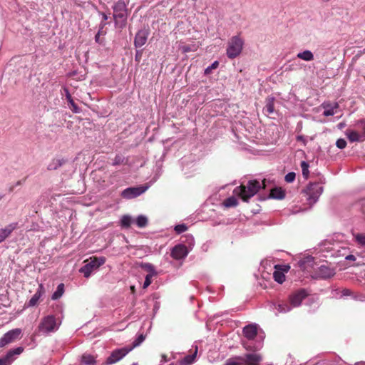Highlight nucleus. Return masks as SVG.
Segmentation results:
<instances>
[{
    "mask_svg": "<svg viewBox=\"0 0 365 365\" xmlns=\"http://www.w3.org/2000/svg\"><path fill=\"white\" fill-rule=\"evenodd\" d=\"M242 333L245 337L242 345L247 350L255 351L262 347L264 336L262 331H259L257 324H251L245 326Z\"/></svg>",
    "mask_w": 365,
    "mask_h": 365,
    "instance_id": "f257e3e1",
    "label": "nucleus"
},
{
    "mask_svg": "<svg viewBox=\"0 0 365 365\" xmlns=\"http://www.w3.org/2000/svg\"><path fill=\"white\" fill-rule=\"evenodd\" d=\"M61 324V320L53 314L42 317L38 323L36 331L38 334L48 336L57 331Z\"/></svg>",
    "mask_w": 365,
    "mask_h": 365,
    "instance_id": "f03ea898",
    "label": "nucleus"
},
{
    "mask_svg": "<svg viewBox=\"0 0 365 365\" xmlns=\"http://www.w3.org/2000/svg\"><path fill=\"white\" fill-rule=\"evenodd\" d=\"M261 182L257 180H249L247 185H240L234 189V194L241 197L244 201H247L253 197L261 188Z\"/></svg>",
    "mask_w": 365,
    "mask_h": 365,
    "instance_id": "7ed1b4c3",
    "label": "nucleus"
},
{
    "mask_svg": "<svg viewBox=\"0 0 365 365\" xmlns=\"http://www.w3.org/2000/svg\"><path fill=\"white\" fill-rule=\"evenodd\" d=\"M84 262L85 264L81 267L79 272L82 273L85 277L88 278L94 270L98 269L100 266L106 262V258L104 257H93L86 260Z\"/></svg>",
    "mask_w": 365,
    "mask_h": 365,
    "instance_id": "20e7f679",
    "label": "nucleus"
},
{
    "mask_svg": "<svg viewBox=\"0 0 365 365\" xmlns=\"http://www.w3.org/2000/svg\"><path fill=\"white\" fill-rule=\"evenodd\" d=\"M113 10V18L115 20V24H118L120 21L123 26L125 25L128 17L127 5L123 0H119L114 3L112 6Z\"/></svg>",
    "mask_w": 365,
    "mask_h": 365,
    "instance_id": "39448f33",
    "label": "nucleus"
},
{
    "mask_svg": "<svg viewBox=\"0 0 365 365\" xmlns=\"http://www.w3.org/2000/svg\"><path fill=\"white\" fill-rule=\"evenodd\" d=\"M244 41L239 36H232L227 44V56L229 58H235L238 56L242 50Z\"/></svg>",
    "mask_w": 365,
    "mask_h": 365,
    "instance_id": "423d86ee",
    "label": "nucleus"
},
{
    "mask_svg": "<svg viewBox=\"0 0 365 365\" xmlns=\"http://www.w3.org/2000/svg\"><path fill=\"white\" fill-rule=\"evenodd\" d=\"M305 192L308 196L307 201L309 204L312 206L318 201L323 192V187L318 182L310 183L307 187Z\"/></svg>",
    "mask_w": 365,
    "mask_h": 365,
    "instance_id": "0eeeda50",
    "label": "nucleus"
},
{
    "mask_svg": "<svg viewBox=\"0 0 365 365\" xmlns=\"http://www.w3.org/2000/svg\"><path fill=\"white\" fill-rule=\"evenodd\" d=\"M241 361L230 359L227 361L226 365H259L262 361V356L257 353L247 354L245 356V359H242Z\"/></svg>",
    "mask_w": 365,
    "mask_h": 365,
    "instance_id": "6e6552de",
    "label": "nucleus"
},
{
    "mask_svg": "<svg viewBox=\"0 0 365 365\" xmlns=\"http://www.w3.org/2000/svg\"><path fill=\"white\" fill-rule=\"evenodd\" d=\"M148 188V185L128 187L123 190L121 196L125 199H133L143 194Z\"/></svg>",
    "mask_w": 365,
    "mask_h": 365,
    "instance_id": "1a4fd4ad",
    "label": "nucleus"
},
{
    "mask_svg": "<svg viewBox=\"0 0 365 365\" xmlns=\"http://www.w3.org/2000/svg\"><path fill=\"white\" fill-rule=\"evenodd\" d=\"M132 349L133 347H123L113 350L110 355L107 358L106 362V364H113L118 362L127 355Z\"/></svg>",
    "mask_w": 365,
    "mask_h": 365,
    "instance_id": "9d476101",
    "label": "nucleus"
},
{
    "mask_svg": "<svg viewBox=\"0 0 365 365\" xmlns=\"http://www.w3.org/2000/svg\"><path fill=\"white\" fill-rule=\"evenodd\" d=\"M21 334V329L16 328L7 331L0 339V347H4L7 344L19 339Z\"/></svg>",
    "mask_w": 365,
    "mask_h": 365,
    "instance_id": "9b49d317",
    "label": "nucleus"
},
{
    "mask_svg": "<svg viewBox=\"0 0 365 365\" xmlns=\"http://www.w3.org/2000/svg\"><path fill=\"white\" fill-rule=\"evenodd\" d=\"M307 293L304 289H299L292 293L289 297V304L292 308L301 305L302 302L307 297Z\"/></svg>",
    "mask_w": 365,
    "mask_h": 365,
    "instance_id": "f8f14e48",
    "label": "nucleus"
},
{
    "mask_svg": "<svg viewBox=\"0 0 365 365\" xmlns=\"http://www.w3.org/2000/svg\"><path fill=\"white\" fill-rule=\"evenodd\" d=\"M299 267L304 271L311 272L315 269L317 265L314 262V258L311 255L302 257L298 262Z\"/></svg>",
    "mask_w": 365,
    "mask_h": 365,
    "instance_id": "ddd939ff",
    "label": "nucleus"
},
{
    "mask_svg": "<svg viewBox=\"0 0 365 365\" xmlns=\"http://www.w3.org/2000/svg\"><path fill=\"white\" fill-rule=\"evenodd\" d=\"M359 124L363 128V134H359L355 130H348L346 132V135L351 142H359L365 140V120H361L359 121Z\"/></svg>",
    "mask_w": 365,
    "mask_h": 365,
    "instance_id": "4468645a",
    "label": "nucleus"
},
{
    "mask_svg": "<svg viewBox=\"0 0 365 365\" xmlns=\"http://www.w3.org/2000/svg\"><path fill=\"white\" fill-rule=\"evenodd\" d=\"M189 253L187 247L182 244L175 245L171 250V257L177 260L185 258Z\"/></svg>",
    "mask_w": 365,
    "mask_h": 365,
    "instance_id": "2eb2a0df",
    "label": "nucleus"
},
{
    "mask_svg": "<svg viewBox=\"0 0 365 365\" xmlns=\"http://www.w3.org/2000/svg\"><path fill=\"white\" fill-rule=\"evenodd\" d=\"M314 270H316L317 277L323 279L329 278L335 274L334 269L325 264H321L319 267L316 266V269Z\"/></svg>",
    "mask_w": 365,
    "mask_h": 365,
    "instance_id": "dca6fc26",
    "label": "nucleus"
},
{
    "mask_svg": "<svg viewBox=\"0 0 365 365\" xmlns=\"http://www.w3.org/2000/svg\"><path fill=\"white\" fill-rule=\"evenodd\" d=\"M149 36L148 29H141L137 32L134 39V45L135 47H141L146 43Z\"/></svg>",
    "mask_w": 365,
    "mask_h": 365,
    "instance_id": "f3484780",
    "label": "nucleus"
},
{
    "mask_svg": "<svg viewBox=\"0 0 365 365\" xmlns=\"http://www.w3.org/2000/svg\"><path fill=\"white\" fill-rule=\"evenodd\" d=\"M331 255L333 256H345V259L346 260L354 261L356 259L355 256L352 255H346V249L345 247H339L338 245H334L331 248Z\"/></svg>",
    "mask_w": 365,
    "mask_h": 365,
    "instance_id": "a211bd4d",
    "label": "nucleus"
},
{
    "mask_svg": "<svg viewBox=\"0 0 365 365\" xmlns=\"http://www.w3.org/2000/svg\"><path fill=\"white\" fill-rule=\"evenodd\" d=\"M23 351L24 349L22 347H17L9 351L2 358L7 362V364L10 365L16 359V356L21 354Z\"/></svg>",
    "mask_w": 365,
    "mask_h": 365,
    "instance_id": "6ab92c4d",
    "label": "nucleus"
},
{
    "mask_svg": "<svg viewBox=\"0 0 365 365\" xmlns=\"http://www.w3.org/2000/svg\"><path fill=\"white\" fill-rule=\"evenodd\" d=\"M44 293V287L42 284H40L36 293L33 295L29 302V307H34L37 304L38 300Z\"/></svg>",
    "mask_w": 365,
    "mask_h": 365,
    "instance_id": "aec40b11",
    "label": "nucleus"
},
{
    "mask_svg": "<svg viewBox=\"0 0 365 365\" xmlns=\"http://www.w3.org/2000/svg\"><path fill=\"white\" fill-rule=\"evenodd\" d=\"M275 309L279 313H287L292 310V307L289 304V300L288 301H279L277 304H274Z\"/></svg>",
    "mask_w": 365,
    "mask_h": 365,
    "instance_id": "412c9836",
    "label": "nucleus"
},
{
    "mask_svg": "<svg viewBox=\"0 0 365 365\" xmlns=\"http://www.w3.org/2000/svg\"><path fill=\"white\" fill-rule=\"evenodd\" d=\"M197 346H195V351L192 354L185 356L180 361V365H190L194 363L197 354Z\"/></svg>",
    "mask_w": 365,
    "mask_h": 365,
    "instance_id": "4be33fe9",
    "label": "nucleus"
},
{
    "mask_svg": "<svg viewBox=\"0 0 365 365\" xmlns=\"http://www.w3.org/2000/svg\"><path fill=\"white\" fill-rule=\"evenodd\" d=\"M15 228L14 224H10L4 228L0 229V243L4 241Z\"/></svg>",
    "mask_w": 365,
    "mask_h": 365,
    "instance_id": "5701e85b",
    "label": "nucleus"
},
{
    "mask_svg": "<svg viewBox=\"0 0 365 365\" xmlns=\"http://www.w3.org/2000/svg\"><path fill=\"white\" fill-rule=\"evenodd\" d=\"M323 107L324 110L323 112V115L324 116H331L334 115L336 113V109L339 107L337 103H334V104H323Z\"/></svg>",
    "mask_w": 365,
    "mask_h": 365,
    "instance_id": "b1692460",
    "label": "nucleus"
},
{
    "mask_svg": "<svg viewBox=\"0 0 365 365\" xmlns=\"http://www.w3.org/2000/svg\"><path fill=\"white\" fill-rule=\"evenodd\" d=\"M274 97H268L267 99H266V105L263 109V112L266 114V115H270V114H272L274 111Z\"/></svg>",
    "mask_w": 365,
    "mask_h": 365,
    "instance_id": "393cba45",
    "label": "nucleus"
},
{
    "mask_svg": "<svg viewBox=\"0 0 365 365\" xmlns=\"http://www.w3.org/2000/svg\"><path fill=\"white\" fill-rule=\"evenodd\" d=\"M65 163L64 159H53L48 165V170H55L62 166Z\"/></svg>",
    "mask_w": 365,
    "mask_h": 365,
    "instance_id": "a878e982",
    "label": "nucleus"
},
{
    "mask_svg": "<svg viewBox=\"0 0 365 365\" xmlns=\"http://www.w3.org/2000/svg\"><path fill=\"white\" fill-rule=\"evenodd\" d=\"M297 56L305 61H311L314 59V54L309 50H305L302 52H299L297 53Z\"/></svg>",
    "mask_w": 365,
    "mask_h": 365,
    "instance_id": "bb28decb",
    "label": "nucleus"
},
{
    "mask_svg": "<svg viewBox=\"0 0 365 365\" xmlns=\"http://www.w3.org/2000/svg\"><path fill=\"white\" fill-rule=\"evenodd\" d=\"M136 225L140 228H143L148 225V218L146 216L140 215L135 220Z\"/></svg>",
    "mask_w": 365,
    "mask_h": 365,
    "instance_id": "cd10ccee",
    "label": "nucleus"
},
{
    "mask_svg": "<svg viewBox=\"0 0 365 365\" xmlns=\"http://www.w3.org/2000/svg\"><path fill=\"white\" fill-rule=\"evenodd\" d=\"M64 292V285L63 284H60L58 285L56 290L53 292L51 296V299L53 300H56L61 298Z\"/></svg>",
    "mask_w": 365,
    "mask_h": 365,
    "instance_id": "c85d7f7f",
    "label": "nucleus"
},
{
    "mask_svg": "<svg viewBox=\"0 0 365 365\" xmlns=\"http://www.w3.org/2000/svg\"><path fill=\"white\" fill-rule=\"evenodd\" d=\"M81 361L86 365H95L96 364L94 356L88 354H84L82 356Z\"/></svg>",
    "mask_w": 365,
    "mask_h": 365,
    "instance_id": "c756f323",
    "label": "nucleus"
},
{
    "mask_svg": "<svg viewBox=\"0 0 365 365\" xmlns=\"http://www.w3.org/2000/svg\"><path fill=\"white\" fill-rule=\"evenodd\" d=\"M353 236L358 245L365 247V233H356Z\"/></svg>",
    "mask_w": 365,
    "mask_h": 365,
    "instance_id": "7c9ffc66",
    "label": "nucleus"
},
{
    "mask_svg": "<svg viewBox=\"0 0 365 365\" xmlns=\"http://www.w3.org/2000/svg\"><path fill=\"white\" fill-rule=\"evenodd\" d=\"M270 195L272 198L278 200H282L285 196L284 191L278 188L272 190Z\"/></svg>",
    "mask_w": 365,
    "mask_h": 365,
    "instance_id": "2f4dec72",
    "label": "nucleus"
},
{
    "mask_svg": "<svg viewBox=\"0 0 365 365\" xmlns=\"http://www.w3.org/2000/svg\"><path fill=\"white\" fill-rule=\"evenodd\" d=\"M237 203H238V202H237V200L236 199V197L234 196H232V197L227 198L223 202V205L225 207H232L237 206Z\"/></svg>",
    "mask_w": 365,
    "mask_h": 365,
    "instance_id": "473e14b6",
    "label": "nucleus"
},
{
    "mask_svg": "<svg viewBox=\"0 0 365 365\" xmlns=\"http://www.w3.org/2000/svg\"><path fill=\"white\" fill-rule=\"evenodd\" d=\"M273 277L274 280L279 284H282L285 280L284 274L282 272L277 269L274 272Z\"/></svg>",
    "mask_w": 365,
    "mask_h": 365,
    "instance_id": "72a5a7b5",
    "label": "nucleus"
},
{
    "mask_svg": "<svg viewBox=\"0 0 365 365\" xmlns=\"http://www.w3.org/2000/svg\"><path fill=\"white\" fill-rule=\"evenodd\" d=\"M133 218L130 215H123L120 220L121 226L123 227H128L133 222Z\"/></svg>",
    "mask_w": 365,
    "mask_h": 365,
    "instance_id": "f704fd0d",
    "label": "nucleus"
},
{
    "mask_svg": "<svg viewBox=\"0 0 365 365\" xmlns=\"http://www.w3.org/2000/svg\"><path fill=\"white\" fill-rule=\"evenodd\" d=\"M98 13L102 17V21L99 24L100 31H101L107 24L106 21L108 19V16L104 12L98 11Z\"/></svg>",
    "mask_w": 365,
    "mask_h": 365,
    "instance_id": "c9c22d12",
    "label": "nucleus"
},
{
    "mask_svg": "<svg viewBox=\"0 0 365 365\" xmlns=\"http://www.w3.org/2000/svg\"><path fill=\"white\" fill-rule=\"evenodd\" d=\"M309 165L307 162L302 161L301 163V168H302V175L304 177V178H306V179L308 178L309 174Z\"/></svg>",
    "mask_w": 365,
    "mask_h": 365,
    "instance_id": "e433bc0d",
    "label": "nucleus"
},
{
    "mask_svg": "<svg viewBox=\"0 0 365 365\" xmlns=\"http://www.w3.org/2000/svg\"><path fill=\"white\" fill-rule=\"evenodd\" d=\"M219 66V62L217 61H214L210 66H207L205 69V74L209 75L212 73L213 69H216Z\"/></svg>",
    "mask_w": 365,
    "mask_h": 365,
    "instance_id": "4c0bfd02",
    "label": "nucleus"
},
{
    "mask_svg": "<svg viewBox=\"0 0 365 365\" xmlns=\"http://www.w3.org/2000/svg\"><path fill=\"white\" fill-rule=\"evenodd\" d=\"M68 102L69 108L74 113H79L81 110V108L74 103L73 100L71 99Z\"/></svg>",
    "mask_w": 365,
    "mask_h": 365,
    "instance_id": "58836bf2",
    "label": "nucleus"
},
{
    "mask_svg": "<svg viewBox=\"0 0 365 365\" xmlns=\"http://www.w3.org/2000/svg\"><path fill=\"white\" fill-rule=\"evenodd\" d=\"M143 267L150 272L148 274H152V275L156 274L155 267L153 264H151L150 263H145L143 265Z\"/></svg>",
    "mask_w": 365,
    "mask_h": 365,
    "instance_id": "ea45409f",
    "label": "nucleus"
},
{
    "mask_svg": "<svg viewBox=\"0 0 365 365\" xmlns=\"http://www.w3.org/2000/svg\"><path fill=\"white\" fill-rule=\"evenodd\" d=\"M175 231L178 234H181L187 230V227L185 224H180L175 227Z\"/></svg>",
    "mask_w": 365,
    "mask_h": 365,
    "instance_id": "a19ab883",
    "label": "nucleus"
},
{
    "mask_svg": "<svg viewBox=\"0 0 365 365\" xmlns=\"http://www.w3.org/2000/svg\"><path fill=\"white\" fill-rule=\"evenodd\" d=\"M295 178H296L295 173L289 172L285 175L284 179H285V181L287 182H292L295 180Z\"/></svg>",
    "mask_w": 365,
    "mask_h": 365,
    "instance_id": "79ce46f5",
    "label": "nucleus"
},
{
    "mask_svg": "<svg viewBox=\"0 0 365 365\" xmlns=\"http://www.w3.org/2000/svg\"><path fill=\"white\" fill-rule=\"evenodd\" d=\"M336 145L339 149H344L346 146V142L343 138H339L336 142Z\"/></svg>",
    "mask_w": 365,
    "mask_h": 365,
    "instance_id": "37998d69",
    "label": "nucleus"
},
{
    "mask_svg": "<svg viewBox=\"0 0 365 365\" xmlns=\"http://www.w3.org/2000/svg\"><path fill=\"white\" fill-rule=\"evenodd\" d=\"M154 275H152V274H147L146 275L145 281H144V283H143V287L144 289L147 288L152 283L151 279H152V277Z\"/></svg>",
    "mask_w": 365,
    "mask_h": 365,
    "instance_id": "c03bdc74",
    "label": "nucleus"
},
{
    "mask_svg": "<svg viewBox=\"0 0 365 365\" xmlns=\"http://www.w3.org/2000/svg\"><path fill=\"white\" fill-rule=\"evenodd\" d=\"M124 161V158L121 155H116L113 160V165H118L123 163Z\"/></svg>",
    "mask_w": 365,
    "mask_h": 365,
    "instance_id": "a18cd8bd",
    "label": "nucleus"
},
{
    "mask_svg": "<svg viewBox=\"0 0 365 365\" xmlns=\"http://www.w3.org/2000/svg\"><path fill=\"white\" fill-rule=\"evenodd\" d=\"M145 339L143 335H140L133 342V347L139 346Z\"/></svg>",
    "mask_w": 365,
    "mask_h": 365,
    "instance_id": "49530a36",
    "label": "nucleus"
},
{
    "mask_svg": "<svg viewBox=\"0 0 365 365\" xmlns=\"http://www.w3.org/2000/svg\"><path fill=\"white\" fill-rule=\"evenodd\" d=\"M63 91L65 92L66 98V100L68 101H69L70 100L73 99L71 96V94H70V93H69V91H68V88H64Z\"/></svg>",
    "mask_w": 365,
    "mask_h": 365,
    "instance_id": "de8ad7c7",
    "label": "nucleus"
},
{
    "mask_svg": "<svg viewBox=\"0 0 365 365\" xmlns=\"http://www.w3.org/2000/svg\"><path fill=\"white\" fill-rule=\"evenodd\" d=\"M101 34H103V31H100V29H99L98 33L95 36V41H96V42H97V43L100 42V35Z\"/></svg>",
    "mask_w": 365,
    "mask_h": 365,
    "instance_id": "09e8293b",
    "label": "nucleus"
},
{
    "mask_svg": "<svg viewBox=\"0 0 365 365\" xmlns=\"http://www.w3.org/2000/svg\"><path fill=\"white\" fill-rule=\"evenodd\" d=\"M181 49L182 51L184 52V53H187V52H190L192 51V49L190 48V47L189 46H182L181 47Z\"/></svg>",
    "mask_w": 365,
    "mask_h": 365,
    "instance_id": "8fccbe9b",
    "label": "nucleus"
},
{
    "mask_svg": "<svg viewBox=\"0 0 365 365\" xmlns=\"http://www.w3.org/2000/svg\"><path fill=\"white\" fill-rule=\"evenodd\" d=\"M168 360L167 359V356L165 355L161 356V360H160V365H164L165 362H167Z\"/></svg>",
    "mask_w": 365,
    "mask_h": 365,
    "instance_id": "3c124183",
    "label": "nucleus"
},
{
    "mask_svg": "<svg viewBox=\"0 0 365 365\" xmlns=\"http://www.w3.org/2000/svg\"><path fill=\"white\" fill-rule=\"evenodd\" d=\"M351 291L349 289H344L342 291V294H343L344 296H349V295L351 294Z\"/></svg>",
    "mask_w": 365,
    "mask_h": 365,
    "instance_id": "603ef678",
    "label": "nucleus"
},
{
    "mask_svg": "<svg viewBox=\"0 0 365 365\" xmlns=\"http://www.w3.org/2000/svg\"><path fill=\"white\" fill-rule=\"evenodd\" d=\"M297 140L298 141H303V143H305L304 138V136H302V135H298V136L297 137Z\"/></svg>",
    "mask_w": 365,
    "mask_h": 365,
    "instance_id": "864d4df0",
    "label": "nucleus"
},
{
    "mask_svg": "<svg viewBox=\"0 0 365 365\" xmlns=\"http://www.w3.org/2000/svg\"><path fill=\"white\" fill-rule=\"evenodd\" d=\"M0 365H9L7 362L1 357L0 359Z\"/></svg>",
    "mask_w": 365,
    "mask_h": 365,
    "instance_id": "5fc2aeb1",
    "label": "nucleus"
},
{
    "mask_svg": "<svg viewBox=\"0 0 365 365\" xmlns=\"http://www.w3.org/2000/svg\"><path fill=\"white\" fill-rule=\"evenodd\" d=\"M140 53L137 51V53H136L135 57V61H140Z\"/></svg>",
    "mask_w": 365,
    "mask_h": 365,
    "instance_id": "6e6d98bb",
    "label": "nucleus"
},
{
    "mask_svg": "<svg viewBox=\"0 0 365 365\" xmlns=\"http://www.w3.org/2000/svg\"><path fill=\"white\" fill-rule=\"evenodd\" d=\"M356 364L365 365V362L361 361V362L356 363Z\"/></svg>",
    "mask_w": 365,
    "mask_h": 365,
    "instance_id": "4d7b16f0",
    "label": "nucleus"
},
{
    "mask_svg": "<svg viewBox=\"0 0 365 365\" xmlns=\"http://www.w3.org/2000/svg\"><path fill=\"white\" fill-rule=\"evenodd\" d=\"M168 365H173V363H170Z\"/></svg>",
    "mask_w": 365,
    "mask_h": 365,
    "instance_id": "13d9d810",
    "label": "nucleus"
}]
</instances>
